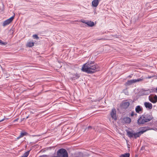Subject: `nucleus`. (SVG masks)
Listing matches in <instances>:
<instances>
[{"mask_svg":"<svg viewBox=\"0 0 157 157\" xmlns=\"http://www.w3.org/2000/svg\"><path fill=\"white\" fill-rule=\"evenodd\" d=\"M6 44L5 42H4L0 40V44L1 45H5Z\"/></svg>","mask_w":157,"mask_h":157,"instance_id":"nucleus-20","label":"nucleus"},{"mask_svg":"<svg viewBox=\"0 0 157 157\" xmlns=\"http://www.w3.org/2000/svg\"><path fill=\"white\" fill-rule=\"evenodd\" d=\"M111 117L114 120H117V116L116 114V109H113L112 111L110 113Z\"/></svg>","mask_w":157,"mask_h":157,"instance_id":"nucleus-6","label":"nucleus"},{"mask_svg":"<svg viewBox=\"0 0 157 157\" xmlns=\"http://www.w3.org/2000/svg\"><path fill=\"white\" fill-rule=\"evenodd\" d=\"M57 157H68V154L66 150L63 148L59 149L57 152Z\"/></svg>","mask_w":157,"mask_h":157,"instance_id":"nucleus-3","label":"nucleus"},{"mask_svg":"<svg viewBox=\"0 0 157 157\" xmlns=\"http://www.w3.org/2000/svg\"><path fill=\"white\" fill-rule=\"evenodd\" d=\"M152 118V116L150 115H143L139 118L137 122L139 124H144L145 122L150 121Z\"/></svg>","mask_w":157,"mask_h":157,"instance_id":"nucleus-2","label":"nucleus"},{"mask_svg":"<svg viewBox=\"0 0 157 157\" xmlns=\"http://www.w3.org/2000/svg\"><path fill=\"white\" fill-rule=\"evenodd\" d=\"M141 134L140 132L136 133L134 132L133 137H134L135 139H136L137 138L139 137Z\"/></svg>","mask_w":157,"mask_h":157,"instance_id":"nucleus-13","label":"nucleus"},{"mask_svg":"<svg viewBox=\"0 0 157 157\" xmlns=\"http://www.w3.org/2000/svg\"><path fill=\"white\" fill-rule=\"evenodd\" d=\"M6 120H8V118H6Z\"/></svg>","mask_w":157,"mask_h":157,"instance_id":"nucleus-30","label":"nucleus"},{"mask_svg":"<svg viewBox=\"0 0 157 157\" xmlns=\"http://www.w3.org/2000/svg\"><path fill=\"white\" fill-rule=\"evenodd\" d=\"M134 115H136L137 114L136 113H135L134 112H132L131 114V116H133Z\"/></svg>","mask_w":157,"mask_h":157,"instance_id":"nucleus-24","label":"nucleus"},{"mask_svg":"<svg viewBox=\"0 0 157 157\" xmlns=\"http://www.w3.org/2000/svg\"><path fill=\"white\" fill-rule=\"evenodd\" d=\"M15 16V14L14 15L9 18V19H7V20L5 21L3 23V26H5L6 25H9L10 24L13 20L14 17Z\"/></svg>","mask_w":157,"mask_h":157,"instance_id":"nucleus-5","label":"nucleus"},{"mask_svg":"<svg viewBox=\"0 0 157 157\" xmlns=\"http://www.w3.org/2000/svg\"><path fill=\"white\" fill-rule=\"evenodd\" d=\"M98 66L94 65L93 62H87L82 66L81 70L88 73L95 72L97 70Z\"/></svg>","mask_w":157,"mask_h":157,"instance_id":"nucleus-1","label":"nucleus"},{"mask_svg":"<svg viewBox=\"0 0 157 157\" xmlns=\"http://www.w3.org/2000/svg\"><path fill=\"white\" fill-rule=\"evenodd\" d=\"M134 132L133 131H128L127 132V135L130 138H132L133 137Z\"/></svg>","mask_w":157,"mask_h":157,"instance_id":"nucleus-10","label":"nucleus"},{"mask_svg":"<svg viewBox=\"0 0 157 157\" xmlns=\"http://www.w3.org/2000/svg\"><path fill=\"white\" fill-rule=\"evenodd\" d=\"M27 134V133L26 132H24V133H21L20 135V137H23L26 134Z\"/></svg>","mask_w":157,"mask_h":157,"instance_id":"nucleus-19","label":"nucleus"},{"mask_svg":"<svg viewBox=\"0 0 157 157\" xmlns=\"http://www.w3.org/2000/svg\"><path fill=\"white\" fill-rule=\"evenodd\" d=\"M29 151L25 152L21 157H27L29 153Z\"/></svg>","mask_w":157,"mask_h":157,"instance_id":"nucleus-16","label":"nucleus"},{"mask_svg":"<svg viewBox=\"0 0 157 157\" xmlns=\"http://www.w3.org/2000/svg\"><path fill=\"white\" fill-rule=\"evenodd\" d=\"M91 128V126H89L88 128V129H90Z\"/></svg>","mask_w":157,"mask_h":157,"instance_id":"nucleus-27","label":"nucleus"},{"mask_svg":"<svg viewBox=\"0 0 157 157\" xmlns=\"http://www.w3.org/2000/svg\"><path fill=\"white\" fill-rule=\"evenodd\" d=\"M79 76L78 74L75 75V76L73 77L74 78H77L79 77Z\"/></svg>","mask_w":157,"mask_h":157,"instance_id":"nucleus-22","label":"nucleus"},{"mask_svg":"<svg viewBox=\"0 0 157 157\" xmlns=\"http://www.w3.org/2000/svg\"><path fill=\"white\" fill-rule=\"evenodd\" d=\"M129 155H130L129 153H126L121 155L120 157H129Z\"/></svg>","mask_w":157,"mask_h":157,"instance_id":"nucleus-17","label":"nucleus"},{"mask_svg":"<svg viewBox=\"0 0 157 157\" xmlns=\"http://www.w3.org/2000/svg\"><path fill=\"white\" fill-rule=\"evenodd\" d=\"M143 80V78H140L137 79H133L128 81L126 84L128 85H130L132 84L137 82L142 81Z\"/></svg>","mask_w":157,"mask_h":157,"instance_id":"nucleus-4","label":"nucleus"},{"mask_svg":"<svg viewBox=\"0 0 157 157\" xmlns=\"http://www.w3.org/2000/svg\"><path fill=\"white\" fill-rule=\"evenodd\" d=\"M124 121L126 123L129 124L131 122V119L128 117H126L123 118Z\"/></svg>","mask_w":157,"mask_h":157,"instance_id":"nucleus-11","label":"nucleus"},{"mask_svg":"<svg viewBox=\"0 0 157 157\" xmlns=\"http://www.w3.org/2000/svg\"><path fill=\"white\" fill-rule=\"evenodd\" d=\"M86 21H87L84 20H83V19H82L80 21L81 22L83 23H85V24H86Z\"/></svg>","mask_w":157,"mask_h":157,"instance_id":"nucleus-23","label":"nucleus"},{"mask_svg":"<svg viewBox=\"0 0 157 157\" xmlns=\"http://www.w3.org/2000/svg\"><path fill=\"white\" fill-rule=\"evenodd\" d=\"M155 92L157 93V87L156 88V91Z\"/></svg>","mask_w":157,"mask_h":157,"instance_id":"nucleus-29","label":"nucleus"},{"mask_svg":"<svg viewBox=\"0 0 157 157\" xmlns=\"http://www.w3.org/2000/svg\"><path fill=\"white\" fill-rule=\"evenodd\" d=\"M18 118H17V119H15V120H14L13 122H15L16 121H18Z\"/></svg>","mask_w":157,"mask_h":157,"instance_id":"nucleus-25","label":"nucleus"},{"mask_svg":"<svg viewBox=\"0 0 157 157\" xmlns=\"http://www.w3.org/2000/svg\"><path fill=\"white\" fill-rule=\"evenodd\" d=\"M142 108L140 105L137 106L135 109L136 112L137 113H139L140 111H142Z\"/></svg>","mask_w":157,"mask_h":157,"instance_id":"nucleus-15","label":"nucleus"},{"mask_svg":"<svg viewBox=\"0 0 157 157\" xmlns=\"http://www.w3.org/2000/svg\"><path fill=\"white\" fill-rule=\"evenodd\" d=\"M144 105L146 108H148L149 109H151L152 108V104L149 102H145L144 103Z\"/></svg>","mask_w":157,"mask_h":157,"instance_id":"nucleus-8","label":"nucleus"},{"mask_svg":"<svg viewBox=\"0 0 157 157\" xmlns=\"http://www.w3.org/2000/svg\"><path fill=\"white\" fill-rule=\"evenodd\" d=\"M150 129L149 128V127H144L141 128V130L140 131V133L142 134L144 132H146L148 130Z\"/></svg>","mask_w":157,"mask_h":157,"instance_id":"nucleus-9","label":"nucleus"},{"mask_svg":"<svg viewBox=\"0 0 157 157\" xmlns=\"http://www.w3.org/2000/svg\"><path fill=\"white\" fill-rule=\"evenodd\" d=\"M5 119V118L3 119L2 120L0 121V122L3 121Z\"/></svg>","mask_w":157,"mask_h":157,"instance_id":"nucleus-26","label":"nucleus"},{"mask_svg":"<svg viewBox=\"0 0 157 157\" xmlns=\"http://www.w3.org/2000/svg\"><path fill=\"white\" fill-rule=\"evenodd\" d=\"M151 78V77H148V78Z\"/></svg>","mask_w":157,"mask_h":157,"instance_id":"nucleus-31","label":"nucleus"},{"mask_svg":"<svg viewBox=\"0 0 157 157\" xmlns=\"http://www.w3.org/2000/svg\"><path fill=\"white\" fill-rule=\"evenodd\" d=\"M130 105L129 102L126 101L122 103L121 105V107L123 109L127 108Z\"/></svg>","mask_w":157,"mask_h":157,"instance_id":"nucleus-7","label":"nucleus"},{"mask_svg":"<svg viewBox=\"0 0 157 157\" xmlns=\"http://www.w3.org/2000/svg\"><path fill=\"white\" fill-rule=\"evenodd\" d=\"M33 37L34 39H38L39 38V37L38 36L36 35H33Z\"/></svg>","mask_w":157,"mask_h":157,"instance_id":"nucleus-21","label":"nucleus"},{"mask_svg":"<svg viewBox=\"0 0 157 157\" xmlns=\"http://www.w3.org/2000/svg\"><path fill=\"white\" fill-rule=\"evenodd\" d=\"M154 100L153 101H151L153 103L156 102L157 101V96L155 95L154 97Z\"/></svg>","mask_w":157,"mask_h":157,"instance_id":"nucleus-18","label":"nucleus"},{"mask_svg":"<svg viewBox=\"0 0 157 157\" xmlns=\"http://www.w3.org/2000/svg\"><path fill=\"white\" fill-rule=\"evenodd\" d=\"M86 24L88 25L90 27H92L94 26V23L93 22L89 21H87Z\"/></svg>","mask_w":157,"mask_h":157,"instance_id":"nucleus-12","label":"nucleus"},{"mask_svg":"<svg viewBox=\"0 0 157 157\" xmlns=\"http://www.w3.org/2000/svg\"><path fill=\"white\" fill-rule=\"evenodd\" d=\"M34 45V43L33 42H29L27 43L26 46L28 47H31Z\"/></svg>","mask_w":157,"mask_h":157,"instance_id":"nucleus-14","label":"nucleus"},{"mask_svg":"<svg viewBox=\"0 0 157 157\" xmlns=\"http://www.w3.org/2000/svg\"><path fill=\"white\" fill-rule=\"evenodd\" d=\"M21 138V137H20V136H19L18 137H17V139H20Z\"/></svg>","mask_w":157,"mask_h":157,"instance_id":"nucleus-28","label":"nucleus"}]
</instances>
